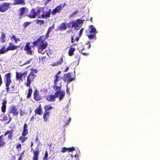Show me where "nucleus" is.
I'll return each instance as SVG.
<instances>
[{"label": "nucleus", "mask_w": 160, "mask_h": 160, "mask_svg": "<svg viewBox=\"0 0 160 160\" xmlns=\"http://www.w3.org/2000/svg\"><path fill=\"white\" fill-rule=\"evenodd\" d=\"M44 108L45 109V111L47 112H49L48 110L53 108L51 106L46 105L44 107Z\"/></svg>", "instance_id": "c9c22d12"}, {"label": "nucleus", "mask_w": 160, "mask_h": 160, "mask_svg": "<svg viewBox=\"0 0 160 160\" xmlns=\"http://www.w3.org/2000/svg\"><path fill=\"white\" fill-rule=\"evenodd\" d=\"M76 44H74L73 45H72L71 46V47H72L73 46H74L76 45ZM75 48H72L71 47L70 48V49L69 50L68 52V55L70 56H72L74 54V52L75 51Z\"/></svg>", "instance_id": "393cba45"}, {"label": "nucleus", "mask_w": 160, "mask_h": 160, "mask_svg": "<svg viewBox=\"0 0 160 160\" xmlns=\"http://www.w3.org/2000/svg\"><path fill=\"white\" fill-rule=\"evenodd\" d=\"M11 39H14L15 40V43H17L18 42L20 41V39L18 38H17V37L15 35H13L11 37Z\"/></svg>", "instance_id": "e433bc0d"}, {"label": "nucleus", "mask_w": 160, "mask_h": 160, "mask_svg": "<svg viewBox=\"0 0 160 160\" xmlns=\"http://www.w3.org/2000/svg\"><path fill=\"white\" fill-rule=\"evenodd\" d=\"M25 114V112L21 109L20 110V115L21 117L23 116Z\"/></svg>", "instance_id": "49530a36"}, {"label": "nucleus", "mask_w": 160, "mask_h": 160, "mask_svg": "<svg viewBox=\"0 0 160 160\" xmlns=\"http://www.w3.org/2000/svg\"><path fill=\"white\" fill-rule=\"evenodd\" d=\"M30 70L31 72L28 75L26 82L24 83V85L28 87H30L31 84L34 81L38 72V70L33 68H31Z\"/></svg>", "instance_id": "f03ea898"}, {"label": "nucleus", "mask_w": 160, "mask_h": 160, "mask_svg": "<svg viewBox=\"0 0 160 160\" xmlns=\"http://www.w3.org/2000/svg\"><path fill=\"white\" fill-rule=\"evenodd\" d=\"M48 152L47 151H46L44 157L43 158V160H48Z\"/></svg>", "instance_id": "ea45409f"}, {"label": "nucleus", "mask_w": 160, "mask_h": 160, "mask_svg": "<svg viewBox=\"0 0 160 160\" xmlns=\"http://www.w3.org/2000/svg\"><path fill=\"white\" fill-rule=\"evenodd\" d=\"M78 10H76L74 12H73L72 13H71L70 15V16L72 17L74 16L75 14H76L78 13Z\"/></svg>", "instance_id": "c03bdc74"}, {"label": "nucleus", "mask_w": 160, "mask_h": 160, "mask_svg": "<svg viewBox=\"0 0 160 160\" xmlns=\"http://www.w3.org/2000/svg\"><path fill=\"white\" fill-rule=\"evenodd\" d=\"M25 136H26L22 135V136H20L18 138L19 140L22 143H24L28 138V137H25Z\"/></svg>", "instance_id": "7c9ffc66"}, {"label": "nucleus", "mask_w": 160, "mask_h": 160, "mask_svg": "<svg viewBox=\"0 0 160 160\" xmlns=\"http://www.w3.org/2000/svg\"><path fill=\"white\" fill-rule=\"evenodd\" d=\"M83 30L84 29L83 28H82L80 30L79 33V37H81L82 34Z\"/></svg>", "instance_id": "3c124183"}, {"label": "nucleus", "mask_w": 160, "mask_h": 160, "mask_svg": "<svg viewBox=\"0 0 160 160\" xmlns=\"http://www.w3.org/2000/svg\"><path fill=\"white\" fill-rule=\"evenodd\" d=\"M13 129H12L10 130H7L4 133V135L6 136L8 134V139L10 140H12L13 136Z\"/></svg>", "instance_id": "2eb2a0df"}, {"label": "nucleus", "mask_w": 160, "mask_h": 160, "mask_svg": "<svg viewBox=\"0 0 160 160\" xmlns=\"http://www.w3.org/2000/svg\"><path fill=\"white\" fill-rule=\"evenodd\" d=\"M2 80L1 75L0 74V87L2 85Z\"/></svg>", "instance_id": "603ef678"}, {"label": "nucleus", "mask_w": 160, "mask_h": 160, "mask_svg": "<svg viewBox=\"0 0 160 160\" xmlns=\"http://www.w3.org/2000/svg\"><path fill=\"white\" fill-rule=\"evenodd\" d=\"M50 112H45L44 111V113L43 115V118L44 121L47 122L48 119L49 118L50 116Z\"/></svg>", "instance_id": "a878e982"}, {"label": "nucleus", "mask_w": 160, "mask_h": 160, "mask_svg": "<svg viewBox=\"0 0 160 160\" xmlns=\"http://www.w3.org/2000/svg\"><path fill=\"white\" fill-rule=\"evenodd\" d=\"M18 113L19 112L16 107L12 105L10 107L9 111L8 112V117L10 116V114L11 113H12L13 116H17L18 114Z\"/></svg>", "instance_id": "0eeeda50"}, {"label": "nucleus", "mask_w": 160, "mask_h": 160, "mask_svg": "<svg viewBox=\"0 0 160 160\" xmlns=\"http://www.w3.org/2000/svg\"><path fill=\"white\" fill-rule=\"evenodd\" d=\"M36 23L38 24L41 25L44 24V21L43 20H37L36 21Z\"/></svg>", "instance_id": "58836bf2"}, {"label": "nucleus", "mask_w": 160, "mask_h": 160, "mask_svg": "<svg viewBox=\"0 0 160 160\" xmlns=\"http://www.w3.org/2000/svg\"><path fill=\"white\" fill-rule=\"evenodd\" d=\"M29 88L28 89V92L27 94V98H30L32 94V89L30 87H28Z\"/></svg>", "instance_id": "2f4dec72"}, {"label": "nucleus", "mask_w": 160, "mask_h": 160, "mask_svg": "<svg viewBox=\"0 0 160 160\" xmlns=\"http://www.w3.org/2000/svg\"><path fill=\"white\" fill-rule=\"evenodd\" d=\"M3 137V135L0 136V147H4L6 144V142L4 141V140L2 138Z\"/></svg>", "instance_id": "c756f323"}, {"label": "nucleus", "mask_w": 160, "mask_h": 160, "mask_svg": "<svg viewBox=\"0 0 160 160\" xmlns=\"http://www.w3.org/2000/svg\"><path fill=\"white\" fill-rule=\"evenodd\" d=\"M54 84H57V82L60 80V76L57 74H56L54 77Z\"/></svg>", "instance_id": "f704fd0d"}, {"label": "nucleus", "mask_w": 160, "mask_h": 160, "mask_svg": "<svg viewBox=\"0 0 160 160\" xmlns=\"http://www.w3.org/2000/svg\"><path fill=\"white\" fill-rule=\"evenodd\" d=\"M67 88L66 89V92L69 95H70V92H69V89L68 88V86H67Z\"/></svg>", "instance_id": "13d9d810"}, {"label": "nucleus", "mask_w": 160, "mask_h": 160, "mask_svg": "<svg viewBox=\"0 0 160 160\" xmlns=\"http://www.w3.org/2000/svg\"><path fill=\"white\" fill-rule=\"evenodd\" d=\"M67 28L66 24L63 22L61 23L57 28V30L60 31H63L65 30Z\"/></svg>", "instance_id": "412c9836"}, {"label": "nucleus", "mask_w": 160, "mask_h": 160, "mask_svg": "<svg viewBox=\"0 0 160 160\" xmlns=\"http://www.w3.org/2000/svg\"><path fill=\"white\" fill-rule=\"evenodd\" d=\"M31 23V22H25L24 23H23V27L24 28H26L27 26L30 24Z\"/></svg>", "instance_id": "a19ab883"}, {"label": "nucleus", "mask_w": 160, "mask_h": 160, "mask_svg": "<svg viewBox=\"0 0 160 160\" xmlns=\"http://www.w3.org/2000/svg\"><path fill=\"white\" fill-rule=\"evenodd\" d=\"M28 126L26 123H25L22 127V135L23 136H26L28 134Z\"/></svg>", "instance_id": "f3484780"}, {"label": "nucleus", "mask_w": 160, "mask_h": 160, "mask_svg": "<svg viewBox=\"0 0 160 160\" xmlns=\"http://www.w3.org/2000/svg\"><path fill=\"white\" fill-rule=\"evenodd\" d=\"M32 59H30L29 60H27V61L25 62L23 65H25L29 64L32 61Z\"/></svg>", "instance_id": "09e8293b"}, {"label": "nucleus", "mask_w": 160, "mask_h": 160, "mask_svg": "<svg viewBox=\"0 0 160 160\" xmlns=\"http://www.w3.org/2000/svg\"><path fill=\"white\" fill-rule=\"evenodd\" d=\"M27 16L31 19L35 18L37 17V13L36 12L35 9L34 8L32 9L30 11L29 14L27 15Z\"/></svg>", "instance_id": "a211bd4d"}, {"label": "nucleus", "mask_w": 160, "mask_h": 160, "mask_svg": "<svg viewBox=\"0 0 160 160\" xmlns=\"http://www.w3.org/2000/svg\"><path fill=\"white\" fill-rule=\"evenodd\" d=\"M96 32L97 30L92 25H89L88 28L85 30L86 35L90 40L96 39Z\"/></svg>", "instance_id": "7ed1b4c3"}, {"label": "nucleus", "mask_w": 160, "mask_h": 160, "mask_svg": "<svg viewBox=\"0 0 160 160\" xmlns=\"http://www.w3.org/2000/svg\"><path fill=\"white\" fill-rule=\"evenodd\" d=\"M12 73L11 72H8L5 74L4 77V83L6 86V90L7 92L9 91V86L12 83L11 79Z\"/></svg>", "instance_id": "20e7f679"}, {"label": "nucleus", "mask_w": 160, "mask_h": 160, "mask_svg": "<svg viewBox=\"0 0 160 160\" xmlns=\"http://www.w3.org/2000/svg\"><path fill=\"white\" fill-rule=\"evenodd\" d=\"M34 118V116H32L31 118L30 119V121H32L33 120V119Z\"/></svg>", "instance_id": "680f3d73"}, {"label": "nucleus", "mask_w": 160, "mask_h": 160, "mask_svg": "<svg viewBox=\"0 0 160 160\" xmlns=\"http://www.w3.org/2000/svg\"><path fill=\"white\" fill-rule=\"evenodd\" d=\"M33 98L36 101L41 100L42 99V97L39 94L38 91L35 89L33 92Z\"/></svg>", "instance_id": "f8f14e48"}, {"label": "nucleus", "mask_w": 160, "mask_h": 160, "mask_svg": "<svg viewBox=\"0 0 160 160\" xmlns=\"http://www.w3.org/2000/svg\"><path fill=\"white\" fill-rule=\"evenodd\" d=\"M28 72L26 71L22 73L18 72H16V78L17 80H22V78H25L26 76H28Z\"/></svg>", "instance_id": "9b49d317"}, {"label": "nucleus", "mask_w": 160, "mask_h": 160, "mask_svg": "<svg viewBox=\"0 0 160 160\" xmlns=\"http://www.w3.org/2000/svg\"><path fill=\"white\" fill-rule=\"evenodd\" d=\"M0 40L2 43L5 42L6 41V35L3 32L1 33V35L0 38Z\"/></svg>", "instance_id": "473e14b6"}, {"label": "nucleus", "mask_w": 160, "mask_h": 160, "mask_svg": "<svg viewBox=\"0 0 160 160\" xmlns=\"http://www.w3.org/2000/svg\"><path fill=\"white\" fill-rule=\"evenodd\" d=\"M90 41H87L86 42L84 45H82L80 47H79L78 48L79 52L82 55L84 56H87L88 55V53L87 52H84L83 51L84 50L89 49L91 47V44Z\"/></svg>", "instance_id": "39448f33"}, {"label": "nucleus", "mask_w": 160, "mask_h": 160, "mask_svg": "<svg viewBox=\"0 0 160 160\" xmlns=\"http://www.w3.org/2000/svg\"><path fill=\"white\" fill-rule=\"evenodd\" d=\"M80 37H79V36H78V37H77L76 38V39H75V41H78L79 40V38Z\"/></svg>", "instance_id": "052dcab7"}, {"label": "nucleus", "mask_w": 160, "mask_h": 160, "mask_svg": "<svg viewBox=\"0 0 160 160\" xmlns=\"http://www.w3.org/2000/svg\"><path fill=\"white\" fill-rule=\"evenodd\" d=\"M38 147V145L35 150H34L32 148H31V151H32L33 154L32 160H38V156L40 151Z\"/></svg>", "instance_id": "6e6552de"}, {"label": "nucleus", "mask_w": 160, "mask_h": 160, "mask_svg": "<svg viewBox=\"0 0 160 160\" xmlns=\"http://www.w3.org/2000/svg\"><path fill=\"white\" fill-rule=\"evenodd\" d=\"M75 39H74L73 38V37L72 36L71 37V42L72 43H73L74 42H75Z\"/></svg>", "instance_id": "bf43d9fd"}, {"label": "nucleus", "mask_w": 160, "mask_h": 160, "mask_svg": "<svg viewBox=\"0 0 160 160\" xmlns=\"http://www.w3.org/2000/svg\"><path fill=\"white\" fill-rule=\"evenodd\" d=\"M50 33L47 31L45 36L42 35L40 36L38 39L34 41L32 43L35 46H38V52L42 54H44V52L43 51L48 47V43L47 42H45V40L48 38Z\"/></svg>", "instance_id": "f257e3e1"}, {"label": "nucleus", "mask_w": 160, "mask_h": 160, "mask_svg": "<svg viewBox=\"0 0 160 160\" xmlns=\"http://www.w3.org/2000/svg\"><path fill=\"white\" fill-rule=\"evenodd\" d=\"M54 28H55L54 25V24H53L51 27H50L48 28L47 30V31L50 32H51L52 30V29H54Z\"/></svg>", "instance_id": "79ce46f5"}, {"label": "nucleus", "mask_w": 160, "mask_h": 160, "mask_svg": "<svg viewBox=\"0 0 160 160\" xmlns=\"http://www.w3.org/2000/svg\"><path fill=\"white\" fill-rule=\"evenodd\" d=\"M71 120V118H69L68 121L65 123V125H68L69 124V122H70Z\"/></svg>", "instance_id": "5fc2aeb1"}, {"label": "nucleus", "mask_w": 160, "mask_h": 160, "mask_svg": "<svg viewBox=\"0 0 160 160\" xmlns=\"http://www.w3.org/2000/svg\"><path fill=\"white\" fill-rule=\"evenodd\" d=\"M24 153V151H23L21 153L20 156H21V157H23Z\"/></svg>", "instance_id": "0e129e2a"}, {"label": "nucleus", "mask_w": 160, "mask_h": 160, "mask_svg": "<svg viewBox=\"0 0 160 160\" xmlns=\"http://www.w3.org/2000/svg\"><path fill=\"white\" fill-rule=\"evenodd\" d=\"M84 21V20H82L80 19H78L74 21L70 22L69 23L72 24V28H74L76 29H78V27L79 25L82 23H83V21Z\"/></svg>", "instance_id": "9d476101"}, {"label": "nucleus", "mask_w": 160, "mask_h": 160, "mask_svg": "<svg viewBox=\"0 0 160 160\" xmlns=\"http://www.w3.org/2000/svg\"><path fill=\"white\" fill-rule=\"evenodd\" d=\"M9 120L8 122H5V123L8 124V123H9L11 121L12 118L10 116H9Z\"/></svg>", "instance_id": "864d4df0"}, {"label": "nucleus", "mask_w": 160, "mask_h": 160, "mask_svg": "<svg viewBox=\"0 0 160 160\" xmlns=\"http://www.w3.org/2000/svg\"><path fill=\"white\" fill-rule=\"evenodd\" d=\"M35 113V115L38 114L39 115H41L42 114V110L41 108V104H39L38 108L35 109L34 111Z\"/></svg>", "instance_id": "4be33fe9"}, {"label": "nucleus", "mask_w": 160, "mask_h": 160, "mask_svg": "<svg viewBox=\"0 0 160 160\" xmlns=\"http://www.w3.org/2000/svg\"><path fill=\"white\" fill-rule=\"evenodd\" d=\"M62 4H61L57 6L56 8H54L52 11V13L53 15H55L56 13H59L62 10Z\"/></svg>", "instance_id": "dca6fc26"}, {"label": "nucleus", "mask_w": 160, "mask_h": 160, "mask_svg": "<svg viewBox=\"0 0 160 160\" xmlns=\"http://www.w3.org/2000/svg\"><path fill=\"white\" fill-rule=\"evenodd\" d=\"M53 88L54 89L55 91L56 92L58 91H61V85L58 86H57V84H54V86H53Z\"/></svg>", "instance_id": "72a5a7b5"}, {"label": "nucleus", "mask_w": 160, "mask_h": 160, "mask_svg": "<svg viewBox=\"0 0 160 160\" xmlns=\"http://www.w3.org/2000/svg\"><path fill=\"white\" fill-rule=\"evenodd\" d=\"M18 46H15L12 44L11 42L9 43V45L7 48V51H13L16 50L18 48Z\"/></svg>", "instance_id": "aec40b11"}, {"label": "nucleus", "mask_w": 160, "mask_h": 160, "mask_svg": "<svg viewBox=\"0 0 160 160\" xmlns=\"http://www.w3.org/2000/svg\"><path fill=\"white\" fill-rule=\"evenodd\" d=\"M14 5L22 4L24 5L25 4L24 0H14Z\"/></svg>", "instance_id": "c85d7f7f"}, {"label": "nucleus", "mask_w": 160, "mask_h": 160, "mask_svg": "<svg viewBox=\"0 0 160 160\" xmlns=\"http://www.w3.org/2000/svg\"><path fill=\"white\" fill-rule=\"evenodd\" d=\"M20 12L19 15L21 16L26 13L28 12V9L26 8L22 7L20 8Z\"/></svg>", "instance_id": "b1692460"}, {"label": "nucleus", "mask_w": 160, "mask_h": 160, "mask_svg": "<svg viewBox=\"0 0 160 160\" xmlns=\"http://www.w3.org/2000/svg\"><path fill=\"white\" fill-rule=\"evenodd\" d=\"M75 78L71 77V73L68 72L64 74L63 80L64 82H67L69 83L72 81Z\"/></svg>", "instance_id": "4468645a"}, {"label": "nucleus", "mask_w": 160, "mask_h": 160, "mask_svg": "<svg viewBox=\"0 0 160 160\" xmlns=\"http://www.w3.org/2000/svg\"><path fill=\"white\" fill-rule=\"evenodd\" d=\"M69 69V67H67L66 69L64 71V72H66Z\"/></svg>", "instance_id": "69168bd1"}, {"label": "nucleus", "mask_w": 160, "mask_h": 160, "mask_svg": "<svg viewBox=\"0 0 160 160\" xmlns=\"http://www.w3.org/2000/svg\"><path fill=\"white\" fill-rule=\"evenodd\" d=\"M68 151V148L64 147L62 148L61 151V152H65Z\"/></svg>", "instance_id": "de8ad7c7"}, {"label": "nucleus", "mask_w": 160, "mask_h": 160, "mask_svg": "<svg viewBox=\"0 0 160 160\" xmlns=\"http://www.w3.org/2000/svg\"><path fill=\"white\" fill-rule=\"evenodd\" d=\"M7 103V101L6 100H3L2 103V106L1 107V111L4 113L6 111V104Z\"/></svg>", "instance_id": "5701e85b"}, {"label": "nucleus", "mask_w": 160, "mask_h": 160, "mask_svg": "<svg viewBox=\"0 0 160 160\" xmlns=\"http://www.w3.org/2000/svg\"><path fill=\"white\" fill-rule=\"evenodd\" d=\"M22 145L20 143L18 144L16 147V148L18 149V151H19L21 149Z\"/></svg>", "instance_id": "37998d69"}, {"label": "nucleus", "mask_w": 160, "mask_h": 160, "mask_svg": "<svg viewBox=\"0 0 160 160\" xmlns=\"http://www.w3.org/2000/svg\"><path fill=\"white\" fill-rule=\"evenodd\" d=\"M63 61V56H62L60 57V60L57 62L54 63H53L51 64V66L54 67L55 66H58V65H61Z\"/></svg>", "instance_id": "cd10ccee"}, {"label": "nucleus", "mask_w": 160, "mask_h": 160, "mask_svg": "<svg viewBox=\"0 0 160 160\" xmlns=\"http://www.w3.org/2000/svg\"><path fill=\"white\" fill-rule=\"evenodd\" d=\"M12 4L9 2H4L0 4V12H4L7 11L10 8V5Z\"/></svg>", "instance_id": "423d86ee"}, {"label": "nucleus", "mask_w": 160, "mask_h": 160, "mask_svg": "<svg viewBox=\"0 0 160 160\" xmlns=\"http://www.w3.org/2000/svg\"><path fill=\"white\" fill-rule=\"evenodd\" d=\"M75 150V148L73 147L68 148V151L69 152H72Z\"/></svg>", "instance_id": "a18cd8bd"}, {"label": "nucleus", "mask_w": 160, "mask_h": 160, "mask_svg": "<svg viewBox=\"0 0 160 160\" xmlns=\"http://www.w3.org/2000/svg\"><path fill=\"white\" fill-rule=\"evenodd\" d=\"M65 92L64 90L61 91H58L55 93V95L56 97L59 98V100L61 101L65 95Z\"/></svg>", "instance_id": "ddd939ff"}, {"label": "nucleus", "mask_w": 160, "mask_h": 160, "mask_svg": "<svg viewBox=\"0 0 160 160\" xmlns=\"http://www.w3.org/2000/svg\"><path fill=\"white\" fill-rule=\"evenodd\" d=\"M30 46V43L28 42L26 43L24 47V50L26 51L27 53L29 55H33V51L32 50L31 47Z\"/></svg>", "instance_id": "1a4fd4ad"}, {"label": "nucleus", "mask_w": 160, "mask_h": 160, "mask_svg": "<svg viewBox=\"0 0 160 160\" xmlns=\"http://www.w3.org/2000/svg\"><path fill=\"white\" fill-rule=\"evenodd\" d=\"M22 157L21 156H20L18 158V160H22Z\"/></svg>", "instance_id": "774afa93"}, {"label": "nucleus", "mask_w": 160, "mask_h": 160, "mask_svg": "<svg viewBox=\"0 0 160 160\" xmlns=\"http://www.w3.org/2000/svg\"><path fill=\"white\" fill-rule=\"evenodd\" d=\"M41 10L40 9H38L36 12L37 13V16L38 14H39L40 13V12Z\"/></svg>", "instance_id": "4d7b16f0"}, {"label": "nucleus", "mask_w": 160, "mask_h": 160, "mask_svg": "<svg viewBox=\"0 0 160 160\" xmlns=\"http://www.w3.org/2000/svg\"><path fill=\"white\" fill-rule=\"evenodd\" d=\"M70 157L72 158H73L74 157H78V155H77V154H75V155H74V156L72 154H70Z\"/></svg>", "instance_id": "6e6d98bb"}, {"label": "nucleus", "mask_w": 160, "mask_h": 160, "mask_svg": "<svg viewBox=\"0 0 160 160\" xmlns=\"http://www.w3.org/2000/svg\"><path fill=\"white\" fill-rule=\"evenodd\" d=\"M51 10H49V11L47 12L45 14L43 12V14L41 15V18H44L46 19L49 18L50 16V11Z\"/></svg>", "instance_id": "bb28decb"}, {"label": "nucleus", "mask_w": 160, "mask_h": 160, "mask_svg": "<svg viewBox=\"0 0 160 160\" xmlns=\"http://www.w3.org/2000/svg\"><path fill=\"white\" fill-rule=\"evenodd\" d=\"M56 96L54 95H47L46 97V100L49 102H53L55 101Z\"/></svg>", "instance_id": "6ab92c4d"}, {"label": "nucleus", "mask_w": 160, "mask_h": 160, "mask_svg": "<svg viewBox=\"0 0 160 160\" xmlns=\"http://www.w3.org/2000/svg\"><path fill=\"white\" fill-rule=\"evenodd\" d=\"M14 85H12L11 86V88L12 90H13L14 89Z\"/></svg>", "instance_id": "338daca9"}, {"label": "nucleus", "mask_w": 160, "mask_h": 160, "mask_svg": "<svg viewBox=\"0 0 160 160\" xmlns=\"http://www.w3.org/2000/svg\"><path fill=\"white\" fill-rule=\"evenodd\" d=\"M8 51L7 50V48L5 49V47L3 46L2 47V48L0 49V54H3L6 52Z\"/></svg>", "instance_id": "4c0bfd02"}, {"label": "nucleus", "mask_w": 160, "mask_h": 160, "mask_svg": "<svg viewBox=\"0 0 160 160\" xmlns=\"http://www.w3.org/2000/svg\"><path fill=\"white\" fill-rule=\"evenodd\" d=\"M35 140V141H36V142H38L39 143L40 142L39 141V140L38 139V137H37L36 138Z\"/></svg>", "instance_id": "e2e57ef3"}, {"label": "nucleus", "mask_w": 160, "mask_h": 160, "mask_svg": "<svg viewBox=\"0 0 160 160\" xmlns=\"http://www.w3.org/2000/svg\"><path fill=\"white\" fill-rule=\"evenodd\" d=\"M8 120V116L5 114L3 116V120L4 121H7Z\"/></svg>", "instance_id": "8fccbe9b"}]
</instances>
